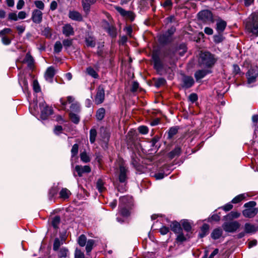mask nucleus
Instances as JSON below:
<instances>
[{
	"label": "nucleus",
	"instance_id": "1",
	"mask_svg": "<svg viewBox=\"0 0 258 258\" xmlns=\"http://www.w3.org/2000/svg\"><path fill=\"white\" fill-rule=\"evenodd\" d=\"M246 28L253 35L258 36V12L252 13L248 18Z\"/></svg>",
	"mask_w": 258,
	"mask_h": 258
},
{
	"label": "nucleus",
	"instance_id": "2",
	"mask_svg": "<svg viewBox=\"0 0 258 258\" xmlns=\"http://www.w3.org/2000/svg\"><path fill=\"white\" fill-rule=\"evenodd\" d=\"M216 60L214 55L209 52H205L201 54L200 63L201 67L210 68L215 64Z\"/></svg>",
	"mask_w": 258,
	"mask_h": 258
},
{
	"label": "nucleus",
	"instance_id": "3",
	"mask_svg": "<svg viewBox=\"0 0 258 258\" xmlns=\"http://www.w3.org/2000/svg\"><path fill=\"white\" fill-rule=\"evenodd\" d=\"M248 84L254 83L258 77V67H254L248 70L246 74Z\"/></svg>",
	"mask_w": 258,
	"mask_h": 258
},
{
	"label": "nucleus",
	"instance_id": "4",
	"mask_svg": "<svg viewBox=\"0 0 258 258\" xmlns=\"http://www.w3.org/2000/svg\"><path fill=\"white\" fill-rule=\"evenodd\" d=\"M240 227V224L237 221L225 222L223 225V229L227 232H234Z\"/></svg>",
	"mask_w": 258,
	"mask_h": 258
},
{
	"label": "nucleus",
	"instance_id": "5",
	"mask_svg": "<svg viewBox=\"0 0 258 258\" xmlns=\"http://www.w3.org/2000/svg\"><path fill=\"white\" fill-rule=\"evenodd\" d=\"M175 31V29L174 27H172L168 29L160 37L159 40L160 42L162 43H167L170 42L172 40V35L174 34Z\"/></svg>",
	"mask_w": 258,
	"mask_h": 258
},
{
	"label": "nucleus",
	"instance_id": "6",
	"mask_svg": "<svg viewBox=\"0 0 258 258\" xmlns=\"http://www.w3.org/2000/svg\"><path fill=\"white\" fill-rule=\"evenodd\" d=\"M41 109V118L42 119H45L50 115L52 113V110L48 106L45 105L43 103L39 104Z\"/></svg>",
	"mask_w": 258,
	"mask_h": 258
},
{
	"label": "nucleus",
	"instance_id": "7",
	"mask_svg": "<svg viewBox=\"0 0 258 258\" xmlns=\"http://www.w3.org/2000/svg\"><path fill=\"white\" fill-rule=\"evenodd\" d=\"M105 97V91L103 87L99 86L97 89V94L95 98V103L99 104L102 103Z\"/></svg>",
	"mask_w": 258,
	"mask_h": 258
},
{
	"label": "nucleus",
	"instance_id": "8",
	"mask_svg": "<svg viewBox=\"0 0 258 258\" xmlns=\"http://www.w3.org/2000/svg\"><path fill=\"white\" fill-rule=\"evenodd\" d=\"M62 32L67 37L73 36L75 34L74 28L70 24H66L63 26Z\"/></svg>",
	"mask_w": 258,
	"mask_h": 258
},
{
	"label": "nucleus",
	"instance_id": "9",
	"mask_svg": "<svg viewBox=\"0 0 258 258\" xmlns=\"http://www.w3.org/2000/svg\"><path fill=\"white\" fill-rule=\"evenodd\" d=\"M32 19L35 23H40L42 20V12L37 9L34 10L32 12Z\"/></svg>",
	"mask_w": 258,
	"mask_h": 258
},
{
	"label": "nucleus",
	"instance_id": "10",
	"mask_svg": "<svg viewBox=\"0 0 258 258\" xmlns=\"http://www.w3.org/2000/svg\"><path fill=\"white\" fill-rule=\"evenodd\" d=\"M55 74V71L53 67H49L46 70L45 73V79L48 82L51 83L53 81V78Z\"/></svg>",
	"mask_w": 258,
	"mask_h": 258
},
{
	"label": "nucleus",
	"instance_id": "11",
	"mask_svg": "<svg viewBox=\"0 0 258 258\" xmlns=\"http://www.w3.org/2000/svg\"><path fill=\"white\" fill-rule=\"evenodd\" d=\"M198 17L203 21H208L212 18V14L209 10H203L198 13Z\"/></svg>",
	"mask_w": 258,
	"mask_h": 258
},
{
	"label": "nucleus",
	"instance_id": "12",
	"mask_svg": "<svg viewBox=\"0 0 258 258\" xmlns=\"http://www.w3.org/2000/svg\"><path fill=\"white\" fill-rule=\"evenodd\" d=\"M75 170L77 172L78 175L81 177L83 173H89L91 171V168L88 165L84 166L77 165L75 167Z\"/></svg>",
	"mask_w": 258,
	"mask_h": 258
},
{
	"label": "nucleus",
	"instance_id": "13",
	"mask_svg": "<svg viewBox=\"0 0 258 258\" xmlns=\"http://www.w3.org/2000/svg\"><path fill=\"white\" fill-rule=\"evenodd\" d=\"M68 16L71 20L76 21H82L83 17L82 15L78 12L76 11H70L69 13Z\"/></svg>",
	"mask_w": 258,
	"mask_h": 258
},
{
	"label": "nucleus",
	"instance_id": "14",
	"mask_svg": "<svg viewBox=\"0 0 258 258\" xmlns=\"http://www.w3.org/2000/svg\"><path fill=\"white\" fill-rule=\"evenodd\" d=\"M119 207H131L133 203L131 197H122L119 199Z\"/></svg>",
	"mask_w": 258,
	"mask_h": 258
},
{
	"label": "nucleus",
	"instance_id": "15",
	"mask_svg": "<svg viewBox=\"0 0 258 258\" xmlns=\"http://www.w3.org/2000/svg\"><path fill=\"white\" fill-rule=\"evenodd\" d=\"M257 213L256 208H248L242 211L243 215L247 218H252Z\"/></svg>",
	"mask_w": 258,
	"mask_h": 258
},
{
	"label": "nucleus",
	"instance_id": "16",
	"mask_svg": "<svg viewBox=\"0 0 258 258\" xmlns=\"http://www.w3.org/2000/svg\"><path fill=\"white\" fill-rule=\"evenodd\" d=\"M183 87L185 88L191 87L195 83L194 79L190 76H184L182 79Z\"/></svg>",
	"mask_w": 258,
	"mask_h": 258
},
{
	"label": "nucleus",
	"instance_id": "17",
	"mask_svg": "<svg viewBox=\"0 0 258 258\" xmlns=\"http://www.w3.org/2000/svg\"><path fill=\"white\" fill-rule=\"evenodd\" d=\"M96 0H82V5L84 11L88 13L90 11V6L94 4Z\"/></svg>",
	"mask_w": 258,
	"mask_h": 258
},
{
	"label": "nucleus",
	"instance_id": "18",
	"mask_svg": "<svg viewBox=\"0 0 258 258\" xmlns=\"http://www.w3.org/2000/svg\"><path fill=\"white\" fill-rule=\"evenodd\" d=\"M119 180L120 182H124L126 179V168L122 165L119 167Z\"/></svg>",
	"mask_w": 258,
	"mask_h": 258
},
{
	"label": "nucleus",
	"instance_id": "19",
	"mask_svg": "<svg viewBox=\"0 0 258 258\" xmlns=\"http://www.w3.org/2000/svg\"><path fill=\"white\" fill-rule=\"evenodd\" d=\"M227 25L226 22L221 19L218 20L216 22V30L219 33H222Z\"/></svg>",
	"mask_w": 258,
	"mask_h": 258
},
{
	"label": "nucleus",
	"instance_id": "20",
	"mask_svg": "<svg viewBox=\"0 0 258 258\" xmlns=\"http://www.w3.org/2000/svg\"><path fill=\"white\" fill-rule=\"evenodd\" d=\"M85 41L87 47H94L96 45V40L92 36L88 35L85 37Z\"/></svg>",
	"mask_w": 258,
	"mask_h": 258
},
{
	"label": "nucleus",
	"instance_id": "21",
	"mask_svg": "<svg viewBox=\"0 0 258 258\" xmlns=\"http://www.w3.org/2000/svg\"><path fill=\"white\" fill-rule=\"evenodd\" d=\"M171 230L175 233H179L182 232V228L180 226V224L176 222H173L170 225Z\"/></svg>",
	"mask_w": 258,
	"mask_h": 258
},
{
	"label": "nucleus",
	"instance_id": "22",
	"mask_svg": "<svg viewBox=\"0 0 258 258\" xmlns=\"http://www.w3.org/2000/svg\"><path fill=\"white\" fill-rule=\"evenodd\" d=\"M209 73V71L205 70H198L195 73V77L196 80L198 81L203 78L207 74Z\"/></svg>",
	"mask_w": 258,
	"mask_h": 258
},
{
	"label": "nucleus",
	"instance_id": "23",
	"mask_svg": "<svg viewBox=\"0 0 258 258\" xmlns=\"http://www.w3.org/2000/svg\"><path fill=\"white\" fill-rule=\"evenodd\" d=\"M223 231L222 229L219 228L214 229L211 233V237L213 239H219L222 235Z\"/></svg>",
	"mask_w": 258,
	"mask_h": 258
},
{
	"label": "nucleus",
	"instance_id": "24",
	"mask_svg": "<svg viewBox=\"0 0 258 258\" xmlns=\"http://www.w3.org/2000/svg\"><path fill=\"white\" fill-rule=\"evenodd\" d=\"M71 195L70 191L66 188H62L59 192L60 198L63 200L68 199Z\"/></svg>",
	"mask_w": 258,
	"mask_h": 258
},
{
	"label": "nucleus",
	"instance_id": "25",
	"mask_svg": "<svg viewBox=\"0 0 258 258\" xmlns=\"http://www.w3.org/2000/svg\"><path fill=\"white\" fill-rule=\"evenodd\" d=\"M86 73L93 77V78L97 79L98 78V75L97 71L91 67H88L86 68Z\"/></svg>",
	"mask_w": 258,
	"mask_h": 258
},
{
	"label": "nucleus",
	"instance_id": "26",
	"mask_svg": "<svg viewBox=\"0 0 258 258\" xmlns=\"http://www.w3.org/2000/svg\"><path fill=\"white\" fill-rule=\"evenodd\" d=\"M154 64L155 68L158 71H160L162 69V63L160 59L156 56L153 57Z\"/></svg>",
	"mask_w": 258,
	"mask_h": 258
},
{
	"label": "nucleus",
	"instance_id": "27",
	"mask_svg": "<svg viewBox=\"0 0 258 258\" xmlns=\"http://www.w3.org/2000/svg\"><path fill=\"white\" fill-rule=\"evenodd\" d=\"M244 227L245 231L246 233H254L257 230V228L254 225L249 223H246Z\"/></svg>",
	"mask_w": 258,
	"mask_h": 258
},
{
	"label": "nucleus",
	"instance_id": "28",
	"mask_svg": "<svg viewBox=\"0 0 258 258\" xmlns=\"http://www.w3.org/2000/svg\"><path fill=\"white\" fill-rule=\"evenodd\" d=\"M81 160L84 163H88L90 161L91 158L87 153L85 151L80 153Z\"/></svg>",
	"mask_w": 258,
	"mask_h": 258
},
{
	"label": "nucleus",
	"instance_id": "29",
	"mask_svg": "<svg viewBox=\"0 0 258 258\" xmlns=\"http://www.w3.org/2000/svg\"><path fill=\"white\" fill-rule=\"evenodd\" d=\"M209 229V225L207 224H204L202 226L201 229V232L199 234L200 237L202 238L208 234Z\"/></svg>",
	"mask_w": 258,
	"mask_h": 258
},
{
	"label": "nucleus",
	"instance_id": "30",
	"mask_svg": "<svg viewBox=\"0 0 258 258\" xmlns=\"http://www.w3.org/2000/svg\"><path fill=\"white\" fill-rule=\"evenodd\" d=\"M24 61L27 63L30 68L32 67L33 64V59L32 56L28 53L26 55Z\"/></svg>",
	"mask_w": 258,
	"mask_h": 258
},
{
	"label": "nucleus",
	"instance_id": "31",
	"mask_svg": "<svg viewBox=\"0 0 258 258\" xmlns=\"http://www.w3.org/2000/svg\"><path fill=\"white\" fill-rule=\"evenodd\" d=\"M180 152V148L179 147H176L169 153L168 156L170 158L172 159L175 156L179 155Z\"/></svg>",
	"mask_w": 258,
	"mask_h": 258
},
{
	"label": "nucleus",
	"instance_id": "32",
	"mask_svg": "<svg viewBox=\"0 0 258 258\" xmlns=\"http://www.w3.org/2000/svg\"><path fill=\"white\" fill-rule=\"evenodd\" d=\"M105 110L103 108H99L96 112V116L98 120H102L105 115Z\"/></svg>",
	"mask_w": 258,
	"mask_h": 258
},
{
	"label": "nucleus",
	"instance_id": "33",
	"mask_svg": "<svg viewBox=\"0 0 258 258\" xmlns=\"http://www.w3.org/2000/svg\"><path fill=\"white\" fill-rule=\"evenodd\" d=\"M130 207H119V213L121 215L124 217H127L128 216L130 213L128 210V208Z\"/></svg>",
	"mask_w": 258,
	"mask_h": 258
},
{
	"label": "nucleus",
	"instance_id": "34",
	"mask_svg": "<svg viewBox=\"0 0 258 258\" xmlns=\"http://www.w3.org/2000/svg\"><path fill=\"white\" fill-rule=\"evenodd\" d=\"M94 240L93 239H89L86 243V250L87 253H89L92 250L94 244Z\"/></svg>",
	"mask_w": 258,
	"mask_h": 258
},
{
	"label": "nucleus",
	"instance_id": "35",
	"mask_svg": "<svg viewBox=\"0 0 258 258\" xmlns=\"http://www.w3.org/2000/svg\"><path fill=\"white\" fill-rule=\"evenodd\" d=\"M68 253V249L66 247H62L58 251V256L59 257H66Z\"/></svg>",
	"mask_w": 258,
	"mask_h": 258
},
{
	"label": "nucleus",
	"instance_id": "36",
	"mask_svg": "<svg viewBox=\"0 0 258 258\" xmlns=\"http://www.w3.org/2000/svg\"><path fill=\"white\" fill-rule=\"evenodd\" d=\"M97 136V131L94 128H91L90 131V141L93 144L95 142Z\"/></svg>",
	"mask_w": 258,
	"mask_h": 258
},
{
	"label": "nucleus",
	"instance_id": "37",
	"mask_svg": "<svg viewBox=\"0 0 258 258\" xmlns=\"http://www.w3.org/2000/svg\"><path fill=\"white\" fill-rule=\"evenodd\" d=\"M87 242V238L85 235L82 234L79 237L78 242L80 246L82 247L86 245Z\"/></svg>",
	"mask_w": 258,
	"mask_h": 258
},
{
	"label": "nucleus",
	"instance_id": "38",
	"mask_svg": "<svg viewBox=\"0 0 258 258\" xmlns=\"http://www.w3.org/2000/svg\"><path fill=\"white\" fill-rule=\"evenodd\" d=\"M63 244L62 240H60L58 238H55L54 241L53 245V249L54 251H56L58 250L59 247L61 245Z\"/></svg>",
	"mask_w": 258,
	"mask_h": 258
},
{
	"label": "nucleus",
	"instance_id": "39",
	"mask_svg": "<svg viewBox=\"0 0 258 258\" xmlns=\"http://www.w3.org/2000/svg\"><path fill=\"white\" fill-rule=\"evenodd\" d=\"M240 215V213L236 211H232L227 215L228 219L232 220L238 218Z\"/></svg>",
	"mask_w": 258,
	"mask_h": 258
},
{
	"label": "nucleus",
	"instance_id": "40",
	"mask_svg": "<svg viewBox=\"0 0 258 258\" xmlns=\"http://www.w3.org/2000/svg\"><path fill=\"white\" fill-rule=\"evenodd\" d=\"M70 117L72 121L76 124H78L80 121L79 116L73 112H71L70 113Z\"/></svg>",
	"mask_w": 258,
	"mask_h": 258
},
{
	"label": "nucleus",
	"instance_id": "41",
	"mask_svg": "<svg viewBox=\"0 0 258 258\" xmlns=\"http://www.w3.org/2000/svg\"><path fill=\"white\" fill-rule=\"evenodd\" d=\"M245 198V194H240L236 197H235L233 200H232V203L233 204H237L241 202L242 200H243Z\"/></svg>",
	"mask_w": 258,
	"mask_h": 258
},
{
	"label": "nucleus",
	"instance_id": "42",
	"mask_svg": "<svg viewBox=\"0 0 258 258\" xmlns=\"http://www.w3.org/2000/svg\"><path fill=\"white\" fill-rule=\"evenodd\" d=\"M96 186L99 192H102L105 188L104 187V182L102 179H99L97 182Z\"/></svg>",
	"mask_w": 258,
	"mask_h": 258
},
{
	"label": "nucleus",
	"instance_id": "43",
	"mask_svg": "<svg viewBox=\"0 0 258 258\" xmlns=\"http://www.w3.org/2000/svg\"><path fill=\"white\" fill-rule=\"evenodd\" d=\"M62 47V45L60 41H56L54 44V51L56 53H59L61 51Z\"/></svg>",
	"mask_w": 258,
	"mask_h": 258
},
{
	"label": "nucleus",
	"instance_id": "44",
	"mask_svg": "<svg viewBox=\"0 0 258 258\" xmlns=\"http://www.w3.org/2000/svg\"><path fill=\"white\" fill-rule=\"evenodd\" d=\"M78 150L79 145L77 144H74L71 149V155L72 158L76 156L78 154Z\"/></svg>",
	"mask_w": 258,
	"mask_h": 258
},
{
	"label": "nucleus",
	"instance_id": "45",
	"mask_svg": "<svg viewBox=\"0 0 258 258\" xmlns=\"http://www.w3.org/2000/svg\"><path fill=\"white\" fill-rule=\"evenodd\" d=\"M182 226L184 228V229L187 232H189L191 229V226L188 221L187 220H184L182 222Z\"/></svg>",
	"mask_w": 258,
	"mask_h": 258
},
{
	"label": "nucleus",
	"instance_id": "46",
	"mask_svg": "<svg viewBox=\"0 0 258 258\" xmlns=\"http://www.w3.org/2000/svg\"><path fill=\"white\" fill-rule=\"evenodd\" d=\"M186 47L185 44H181L179 46V48L177 50V53L180 55L182 56L185 52L186 51Z\"/></svg>",
	"mask_w": 258,
	"mask_h": 258
},
{
	"label": "nucleus",
	"instance_id": "47",
	"mask_svg": "<svg viewBox=\"0 0 258 258\" xmlns=\"http://www.w3.org/2000/svg\"><path fill=\"white\" fill-rule=\"evenodd\" d=\"M60 222V218L58 216L54 217L51 221V224L54 228H57Z\"/></svg>",
	"mask_w": 258,
	"mask_h": 258
},
{
	"label": "nucleus",
	"instance_id": "48",
	"mask_svg": "<svg viewBox=\"0 0 258 258\" xmlns=\"http://www.w3.org/2000/svg\"><path fill=\"white\" fill-rule=\"evenodd\" d=\"M73 44V39H64L62 41V45L65 47L66 49H67L69 47L71 46Z\"/></svg>",
	"mask_w": 258,
	"mask_h": 258
},
{
	"label": "nucleus",
	"instance_id": "49",
	"mask_svg": "<svg viewBox=\"0 0 258 258\" xmlns=\"http://www.w3.org/2000/svg\"><path fill=\"white\" fill-rule=\"evenodd\" d=\"M161 5L166 10H169L172 8V3L170 0H166Z\"/></svg>",
	"mask_w": 258,
	"mask_h": 258
},
{
	"label": "nucleus",
	"instance_id": "50",
	"mask_svg": "<svg viewBox=\"0 0 258 258\" xmlns=\"http://www.w3.org/2000/svg\"><path fill=\"white\" fill-rule=\"evenodd\" d=\"M178 235H177L176 240L177 242H182L183 241H185L186 240V238L184 236L183 233L181 232L179 233H177Z\"/></svg>",
	"mask_w": 258,
	"mask_h": 258
},
{
	"label": "nucleus",
	"instance_id": "51",
	"mask_svg": "<svg viewBox=\"0 0 258 258\" xmlns=\"http://www.w3.org/2000/svg\"><path fill=\"white\" fill-rule=\"evenodd\" d=\"M214 41L216 43H220L221 42L223 39H224V38L222 36V35L221 34H218V35H216L215 36H214Z\"/></svg>",
	"mask_w": 258,
	"mask_h": 258
},
{
	"label": "nucleus",
	"instance_id": "52",
	"mask_svg": "<svg viewBox=\"0 0 258 258\" xmlns=\"http://www.w3.org/2000/svg\"><path fill=\"white\" fill-rule=\"evenodd\" d=\"M71 112H78L80 110V106L78 103H73L70 107Z\"/></svg>",
	"mask_w": 258,
	"mask_h": 258
},
{
	"label": "nucleus",
	"instance_id": "53",
	"mask_svg": "<svg viewBox=\"0 0 258 258\" xmlns=\"http://www.w3.org/2000/svg\"><path fill=\"white\" fill-rule=\"evenodd\" d=\"M75 258H85L84 254L81 250L77 248L75 250Z\"/></svg>",
	"mask_w": 258,
	"mask_h": 258
},
{
	"label": "nucleus",
	"instance_id": "54",
	"mask_svg": "<svg viewBox=\"0 0 258 258\" xmlns=\"http://www.w3.org/2000/svg\"><path fill=\"white\" fill-rule=\"evenodd\" d=\"M177 133V129L176 127H171L170 128L168 132V137L169 138H171Z\"/></svg>",
	"mask_w": 258,
	"mask_h": 258
},
{
	"label": "nucleus",
	"instance_id": "55",
	"mask_svg": "<svg viewBox=\"0 0 258 258\" xmlns=\"http://www.w3.org/2000/svg\"><path fill=\"white\" fill-rule=\"evenodd\" d=\"M35 6L39 9L40 10H43L44 8V5L43 3L41 1H36L34 2Z\"/></svg>",
	"mask_w": 258,
	"mask_h": 258
},
{
	"label": "nucleus",
	"instance_id": "56",
	"mask_svg": "<svg viewBox=\"0 0 258 258\" xmlns=\"http://www.w3.org/2000/svg\"><path fill=\"white\" fill-rule=\"evenodd\" d=\"M33 89L35 92H39L40 91V88L37 80L33 81Z\"/></svg>",
	"mask_w": 258,
	"mask_h": 258
},
{
	"label": "nucleus",
	"instance_id": "57",
	"mask_svg": "<svg viewBox=\"0 0 258 258\" xmlns=\"http://www.w3.org/2000/svg\"><path fill=\"white\" fill-rule=\"evenodd\" d=\"M107 32L112 37H114L116 35V30L114 27H109L107 29Z\"/></svg>",
	"mask_w": 258,
	"mask_h": 258
},
{
	"label": "nucleus",
	"instance_id": "58",
	"mask_svg": "<svg viewBox=\"0 0 258 258\" xmlns=\"http://www.w3.org/2000/svg\"><path fill=\"white\" fill-rule=\"evenodd\" d=\"M139 131L142 134H146L148 132V129L147 126H141L139 127Z\"/></svg>",
	"mask_w": 258,
	"mask_h": 258
},
{
	"label": "nucleus",
	"instance_id": "59",
	"mask_svg": "<svg viewBox=\"0 0 258 258\" xmlns=\"http://www.w3.org/2000/svg\"><path fill=\"white\" fill-rule=\"evenodd\" d=\"M169 228L167 227L164 226H162L160 229V232L161 234L162 235L166 234L169 232Z\"/></svg>",
	"mask_w": 258,
	"mask_h": 258
},
{
	"label": "nucleus",
	"instance_id": "60",
	"mask_svg": "<svg viewBox=\"0 0 258 258\" xmlns=\"http://www.w3.org/2000/svg\"><path fill=\"white\" fill-rule=\"evenodd\" d=\"M116 10L123 17L126 15V13H128L127 11L124 10L123 9L119 7H116Z\"/></svg>",
	"mask_w": 258,
	"mask_h": 258
},
{
	"label": "nucleus",
	"instance_id": "61",
	"mask_svg": "<svg viewBox=\"0 0 258 258\" xmlns=\"http://www.w3.org/2000/svg\"><path fill=\"white\" fill-rule=\"evenodd\" d=\"M188 99L191 102L193 103L197 101L198 99L197 95L195 93H192L189 96Z\"/></svg>",
	"mask_w": 258,
	"mask_h": 258
},
{
	"label": "nucleus",
	"instance_id": "62",
	"mask_svg": "<svg viewBox=\"0 0 258 258\" xmlns=\"http://www.w3.org/2000/svg\"><path fill=\"white\" fill-rule=\"evenodd\" d=\"M2 42L5 45H9L11 43V40L6 36H2Z\"/></svg>",
	"mask_w": 258,
	"mask_h": 258
},
{
	"label": "nucleus",
	"instance_id": "63",
	"mask_svg": "<svg viewBox=\"0 0 258 258\" xmlns=\"http://www.w3.org/2000/svg\"><path fill=\"white\" fill-rule=\"evenodd\" d=\"M9 19L11 20L17 21L18 16L15 13H11L9 14Z\"/></svg>",
	"mask_w": 258,
	"mask_h": 258
},
{
	"label": "nucleus",
	"instance_id": "64",
	"mask_svg": "<svg viewBox=\"0 0 258 258\" xmlns=\"http://www.w3.org/2000/svg\"><path fill=\"white\" fill-rule=\"evenodd\" d=\"M256 205V203L254 201H250L245 203L244 207L245 208H253Z\"/></svg>",
	"mask_w": 258,
	"mask_h": 258
}]
</instances>
